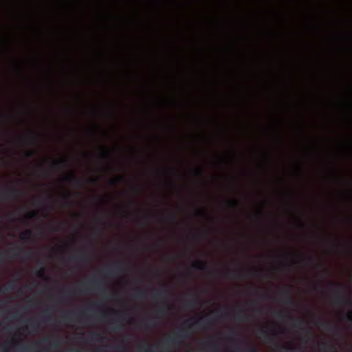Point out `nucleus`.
<instances>
[{"instance_id": "obj_41", "label": "nucleus", "mask_w": 352, "mask_h": 352, "mask_svg": "<svg viewBox=\"0 0 352 352\" xmlns=\"http://www.w3.org/2000/svg\"><path fill=\"white\" fill-rule=\"evenodd\" d=\"M111 313L115 314H116V315L119 316V317L120 318V319H122V320H124V318L123 317V314H122V313L117 312V311H113V310H111Z\"/></svg>"}, {"instance_id": "obj_3", "label": "nucleus", "mask_w": 352, "mask_h": 352, "mask_svg": "<svg viewBox=\"0 0 352 352\" xmlns=\"http://www.w3.org/2000/svg\"><path fill=\"white\" fill-rule=\"evenodd\" d=\"M169 294H170L169 290L167 289L156 290L154 292V294L153 295L154 299L158 300L160 298H162L164 300L161 307L160 309H158L156 311L157 316H164L166 314V311L169 309V305L167 302V298L169 296Z\"/></svg>"}, {"instance_id": "obj_53", "label": "nucleus", "mask_w": 352, "mask_h": 352, "mask_svg": "<svg viewBox=\"0 0 352 352\" xmlns=\"http://www.w3.org/2000/svg\"><path fill=\"white\" fill-rule=\"evenodd\" d=\"M214 274H215V272H214V271H211V270H210V271H209V272H208V274H209L210 276H214Z\"/></svg>"}, {"instance_id": "obj_58", "label": "nucleus", "mask_w": 352, "mask_h": 352, "mask_svg": "<svg viewBox=\"0 0 352 352\" xmlns=\"http://www.w3.org/2000/svg\"><path fill=\"white\" fill-rule=\"evenodd\" d=\"M102 316V317H103V318H107V316H108V313H106V312H105V313H104Z\"/></svg>"}, {"instance_id": "obj_56", "label": "nucleus", "mask_w": 352, "mask_h": 352, "mask_svg": "<svg viewBox=\"0 0 352 352\" xmlns=\"http://www.w3.org/2000/svg\"><path fill=\"white\" fill-rule=\"evenodd\" d=\"M226 315V314H223H223H221V315L219 316V319H223Z\"/></svg>"}, {"instance_id": "obj_18", "label": "nucleus", "mask_w": 352, "mask_h": 352, "mask_svg": "<svg viewBox=\"0 0 352 352\" xmlns=\"http://www.w3.org/2000/svg\"><path fill=\"white\" fill-rule=\"evenodd\" d=\"M46 268L44 266H41L40 269L36 272V275L38 277L45 279V280H50V277L46 276Z\"/></svg>"}, {"instance_id": "obj_23", "label": "nucleus", "mask_w": 352, "mask_h": 352, "mask_svg": "<svg viewBox=\"0 0 352 352\" xmlns=\"http://www.w3.org/2000/svg\"><path fill=\"white\" fill-rule=\"evenodd\" d=\"M102 338V336L100 333L97 332H92L90 333L89 339L91 340H99Z\"/></svg>"}, {"instance_id": "obj_2", "label": "nucleus", "mask_w": 352, "mask_h": 352, "mask_svg": "<svg viewBox=\"0 0 352 352\" xmlns=\"http://www.w3.org/2000/svg\"><path fill=\"white\" fill-rule=\"evenodd\" d=\"M330 287L333 289L335 298L333 302L338 305L352 306V300L343 293L344 287L333 282L329 283Z\"/></svg>"}, {"instance_id": "obj_59", "label": "nucleus", "mask_w": 352, "mask_h": 352, "mask_svg": "<svg viewBox=\"0 0 352 352\" xmlns=\"http://www.w3.org/2000/svg\"><path fill=\"white\" fill-rule=\"evenodd\" d=\"M254 311L255 312H259L260 311V309L258 307H256L255 309H254Z\"/></svg>"}, {"instance_id": "obj_5", "label": "nucleus", "mask_w": 352, "mask_h": 352, "mask_svg": "<svg viewBox=\"0 0 352 352\" xmlns=\"http://www.w3.org/2000/svg\"><path fill=\"white\" fill-rule=\"evenodd\" d=\"M273 315L277 316L279 318L284 319L285 318H289V319L292 321V326L294 328H302V325L304 324V321L302 320H296L292 317H289L285 311H274Z\"/></svg>"}, {"instance_id": "obj_11", "label": "nucleus", "mask_w": 352, "mask_h": 352, "mask_svg": "<svg viewBox=\"0 0 352 352\" xmlns=\"http://www.w3.org/2000/svg\"><path fill=\"white\" fill-rule=\"evenodd\" d=\"M225 276L227 278L241 279L245 277V274L242 271L238 270H228L225 274Z\"/></svg>"}, {"instance_id": "obj_15", "label": "nucleus", "mask_w": 352, "mask_h": 352, "mask_svg": "<svg viewBox=\"0 0 352 352\" xmlns=\"http://www.w3.org/2000/svg\"><path fill=\"white\" fill-rule=\"evenodd\" d=\"M20 239L25 242L33 241V232L31 230L27 229L20 234Z\"/></svg>"}, {"instance_id": "obj_60", "label": "nucleus", "mask_w": 352, "mask_h": 352, "mask_svg": "<svg viewBox=\"0 0 352 352\" xmlns=\"http://www.w3.org/2000/svg\"><path fill=\"white\" fill-rule=\"evenodd\" d=\"M91 305H92L93 307H97V306L98 305V303H95V302H94V303H92V304H91Z\"/></svg>"}, {"instance_id": "obj_17", "label": "nucleus", "mask_w": 352, "mask_h": 352, "mask_svg": "<svg viewBox=\"0 0 352 352\" xmlns=\"http://www.w3.org/2000/svg\"><path fill=\"white\" fill-rule=\"evenodd\" d=\"M69 166L68 162L65 159H60L53 164V166L56 168L60 167H67Z\"/></svg>"}, {"instance_id": "obj_47", "label": "nucleus", "mask_w": 352, "mask_h": 352, "mask_svg": "<svg viewBox=\"0 0 352 352\" xmlns=\"http://www.w3.org/2000/svg\"><path fill=\"white\" fill-rule=\"evenodd\" d=\"M30 347L25 346L21 348V352H29Z\"/></svg>"}, {"instance_id": "obj_31", "label": "nucleus", "mask_w": 352, "mask_h": 352, "mask_svg": "<svg viewBox=\"0 0 352 352\" xmlns=\"http://www.w3.org/2000/svg\"><path fill=\"white\" fill-rule=\"evenodd\" d=\"M228 204L229 206L232 208H236L239 206V202L237 201H228Z\"/></svg>"}, {"instance_id": "obj_63", "label": "nucleus", "mask_w": 352, "mask_h": 352, "mask_svg": "<svg viewBox=\"0 0 352 352\" xmlns=\"http://www.w3.org/2000/svg\"><path fill=\"white\" fill-rule=\"evenodd\" d=\"M48 208H49V210H50L52 209V207L51 205H49Z\"/></svg>"}, {"instance_id": "obj_50", "label": "nucleus", "mask_w": 352, "mask_h": 352, "mask_svg": "<svg viewBox=\"0 0 352 352\" xmlns=\"http://www.w3.org/2000/svg\"><path fill=\"white\" fill-rule=\"evenodd\" d=\"M59 345V343L58 342H54L52 343V346L54 347H57Z\"/></svg>"}, {"instance_id": "obj_37", "label": "nucleus", "mask_w": 352, "mask_h": 352, "mask_svg": "<svg viewBox=\"0 0 352 352\" xmlns=\"http://www.w3.org/2000/svg\"><path fill=\"white\" fill-rule=\"evenodd\" d=\"M197 214L199 216H206V213L203 209H198L197 211Z\"/></svg>"}, {"instance_id": "obj_44", "label": "nucleus", "mask_w": 352, "mask_h": 352, "mask_svg": "<svg viewBox=\"0 0 352 352\" xmlns=\"http://www.w3.org/2000/svg\"><path fill=\"white\" fill-rule=\"evenodd\" d=\"M87 182L89 184H96L97 180L96 179H94V178H89V179H87Z\"/></svg>"}, {"instance_id": "obj_8", "label": "nucleus", "mask_w": 352, "mask_h": 352, "mask_svg": "<svg viewBox=\"0 0 352 352\" xmlns=\"http://www.w3.org/2000/svg\"><path fill=\"white\" fill-rule=\"evenodd\" d=\"M315 324H318L321 328L328 332H333L334 333H338V327L335 325H332L328 322L324 320H316Z\"/></svg>"}, {"instance_id": "obj_22", "label": "nucleus", "mask_w": 352, "mask_h": 352, "mask_svg": "<svg viewBox=\"0 0 352 352\" xmlns=\"http://www.w3.org/2000/svg\"><path fill=\"white\" fill-rule=\"evenodd\" d=\"M124 179L123 176H119L116 179H111L109 181V184L111 185L115 186L119 184L120 182H122Z\"/></svg>"}, {"instance_id": "obj_49", "label": "nucleus", "mask_w": 352, "mask_h": 352, "mask_svg": "<svg viewBox=\"0 0 352 352\" xmlns=\"http://www.w3.org/2000/svg\"><path fill=\"white\" fill-rule=\"evenodd\" d=\"M261 297L264 300H267L269 298V296L267 294H263Z\"/></svg>"}, {"instance_id": "obj_4", "label": "nucleus", "mask_w": 352, "mask_h": 352, "mask_svg": "<svg viewBox=\"0 0 352 352\" xmlns=\"http://www.w3.org/2000/svg\"><path fill=\"white\" fill-rule=\"evenodd\" d=\"M129 270V267L125 262L118 261L111 264L105 271L108 275H114L115 272H125Z\"/></svg>"}, {"instance_id": "obj_30", "label": "nucleus", "mask_w": 352, "mask_h": 352, "mask_svg": "<svg viewBox=\"0 0 352 352\" xmlns=\"http://www.w3.org/2000/svg\"><path fill=\"white\" fill-rule=\"evenodd\" d=\"M345 319L348 322H352V311L351 310H350L347 312V314L345 316Z\"/></svg>"}, {"instance_id": "obj_42", "label": "nucleus", "mask_w": 352, "mask_h": 352, "mask_svg": "<svg viewBox=\"0 0 352 352\" xmlns=\"http://www.w3.org/2000/svg\"><path fill=\"white\" fill-rule=\"evenodd\" d=\"M24 254L26 258H32V252L31 251H27L25 252H24Z\"/></svg>"}, {"instance_id": "obj_24", "label": "nucleus", "mask_w": 352, "mask_h": 352, "mask_svg": "<svg viewBox=\"0 0 352 352\" xmlns=\"http://www.w3.org/2000/svg\"><path fill=\"white\" fill-rule=\"evenodd\" d=\"M70 199H71V195L70 193H67L65 196V201L64 203V205L67 207H69L71 206V201H70Z\"/></svg>"}, {"instance_id": "obj_57", "label": "nucleus", "mask_w": 352, "mask_h": 352, "mask_svg": "<svg viewBox=\"0 0 352 352\" xmlns=\"http://www.w3.org/2000/svg\"><path fill=\"white\" fill-rule=\"evenodd\" d=\"M49 342V339L48 338H45L41 342Z\"/></svg>"}, {"instance_id": "obj_14", "label": "nucleus", "mask_w": 352, "mask_h": 352, "mask_svg": "<svg viewBox=\"0 0 352 352\" xmlns=\"http://www.w3.org/2000/svg\"><path fill=\"white\" fill-rule=\"evenodd\" d=\"M191 267L196 270L206 271L208 269V264L206 261H197L193 263Z\"/></svg>"}, {"instance_id": "obj_7", "label": "nucleus", "mask_w": 352, "mask_h": 352, "mask_svg": "<svg viewBox=\"0 0 352 352\" xmlns=\"http://www.w3.org/2000/svg\"><path fill=\"white\" fill-rule=\"evenodd\" d=\"M70 260L78 262H88L90 260V255L87 251L80 250L78 251V254L72 256Z\"/></svg>"}, {"instance_id": "obj_20", "label": "nucleus", "mask_w": 352, "mask_h": 352, "mask_svg": "<svg viewBox=\"0 0 352 352\" xmlns=\"http://www.w3.org/2000/svg\"><path fill=\"white\" fill-rule=\"evenodd\" d=\"M135 297L138 299H144L146 297V292L145 290L142 289H138Z\"/></svg>"}, {"instance_id": "obj_36", "label": "nucleus", "mask_w": 352, "mask_h": 352, "mask_svg": "<svg viewBox=\"0 0 352 352\" xmlns=\"http://www.w3.org/2000/svg\"><path fill=\"white\" fill-rule=\"evenodd\" d=\"M37 213L34 211H32L28 213L27 216L28 218L32 219L36 217Z\"/></svg>"}, {"instance_id": "obj_43", "label": "nucleus", "mask_w": 352, "mask_h": 352, "mask_svg": "<svg viewBox=\"0 0 352 352\" xmlns=\"http://www.w3.org/2000/svg\"><path fill=\"white\" fill-rule=\"evenodd\" d=\"M43 315H44V316H45L47 318H51V312L49 311H44Z\"/></svg>"}, {"instance_id": "obj_16", "label": "nucleus", "mask_w": 352, "mask_h": 352, "mask_svg": "<svg viewBox=\"0 0 352 352\" xmlns=\"http://www.w3.org/2000/svg\"><path fill=\"white\" fill-rule=\"evenodd\" d=\"M24 252V249L21 247L17 248H12L8 251V255L10 258L18 257L19 256V253Z\"/></svg>"}, {"instance_id": "obj_64", "label": "nucleus", "mask_w": 352, "mask_h": 352, "mask_svg": "<svg viewBox=\"0 0 352 352\" xmlns=\"http://www.w3.org/2000/svg\"><path fill=\"white\" fill-rule=\"evenodd\" d=\"M18 140H19V141H22V138H21V137H19V138H18Z\"/></svg>"}, {"instance_id": "obj_39", "label": "nucleus", "mask_w": 352, "mask_h": 352, "mask_svg": "<svg viewBox=\"0 0 352 352\" xmlns=\"http://www.w3.org/2000/svg\"><path fill=\"white\" fill-rule=\"evenodd\" d=\"M35 155L34 151H29L25 153V156L28 158L32 157Z\"/></svg>"}, {"instance_id": "obj_54", "label": "nucleus", "mask_w": 352, "mask_h": 352, "mask_svg": "<svg viewBox=\"0 0 352 352\" xmlns=\"http://www.w3.org/2000/svg\"><path fill=\"white\" fill-rule=\"evenodd\" d=\"M85 314H86V311H82L80 313V316H85Z\"/></svg>"}, {"instance_id": "obj_13", "label": "nucleus", "mask_w": 352, "mask_h": 352, "mask_svg": "<svg viewBox=\"0 0 352 352\" xmlns=\"http://www.w3.org/2000/svg\"><path fill=\"white\" fill-rule=\"evenodd\" d=\"M87 284H89L91 286V289L95 291H100V286H101V281L96 278H93L90 280L89 283H82L81 284L82 286H85Z\"/></svg>"}, {"instance_id": "obj_35", "label": "nucleus", "mask_w": 352, "mask_h": 352, "mask_svg": "<svg viewBox=\"0 0 352 352\" xmlns=\"http://www.w3.org/2000/svg\"><path fill=\"white\" fill-rule=\"evenodd\" d=\"M168 219L173 223H175L177 221V216L174 213L171 214Z\"/></svg>"}, {"instance_id": "obj_27", "label": "nucleus", "mask_w": 352, "mask_h": 352, "mask_svg": "<svg viewBox=\"0 0 352 352\" xmlns=\"http://www.w3.org/2000/svg\"><path fill=\"white\" fill-rule=\"evenodd\" d=\"M197 299H192L187 302V305L190 307H195L197 305Z\"/></svg>"}, {"instance_id": "obj_38", "label": "nucleus", "mask_w": 352, "mask_h": 352, "mask_svg": "<svg viewBox=\"0 0 352 352\" xmlns=\"http://www.w3.org/2000/svg\"><path fill=\"white\" fill-rule=\"evenodd\" d=\"M155 322H154V320H149L147 322H146V327L148 328H150V327H152L153 326H155Z\"/></svg>"}, {"instance_id": "obj_33", "label": "nucleus", "mask_w": 352, "mask_h": 352, "mask_svg": "<svg viewBox=\"0 0 352 352\" xmlns=\"http://www.w3.org/2000/svg\"><path fill=\"white\" fill-rule=\"evenodd\" d=\"M313 336V333L311 331H309V330H307V333H306V336H305V339H303V342L304 343H306L307 341V339L309 338L310 337H312Z\"/></svg>"}, {"instance_id": "obj_45", "label": "nucleus", "mask_w": 352, "mask_h": 352, "mask_svg": "<svg viewBox=\"0 0 352 352\" xmlns=\"http://www.w3.org/2000/svg\"><path fill=\"white\" fill-rule=\"evenodd\" d=\"M229 333H230V336H234L237 335V332H236V330H235V329H231L230 330V332H229Z\"/></svg>"}, {"instance_id": "obj_51", "label": "nucleus", "mask_w": 352, "mask_h": 352, "mask_svg": "<svg viewBox=\"0 0 352 352\" xmlns=\"http://www.w3.org/2000/svg\"><path fill=\"white\" fill-rule=\"evenodd\" d=\"M39 168L43 171V173H44V175H47V172L45 170H43V167L41 165H39L38 166Z\"/></svg>"}, {"instance_id": "obj_29", "label": "nucleus", "mask_w": 352, "mask_h": 352, "mask_svg": "<svg viewBox=\"0 0 352 352\" xmlns=\"http://www.w3.org/2000/svg\"><path fill=\"white\" fill-rule=\"evenodd\" d=\"M29 327L32 329V330H36V322L34 320H30L29 321Z\"/></svg>"}, {"instance_id": "obj_10", "label": "nucleus", "mask_w": 352, "mask_h": 352, "mask_svg": "<svg viewBox=\"0 0 352 352\" xmlns=\"http://www.w3.org/2000/svg\"><path fill=\"white\" fill-rule=\"evenodd\" d=\"M64 180L78 187H81L82 186V181L80 179H78L73 173L66 175L64 177Z\"/></svg>"}, {"instance_id": "obj_62", "label": "nucleus", "mask_w": 352, "mask_h": 352, "mask_svg": "<svg viewBox=\"0 0 352 352\" xmlns=\"http://www.w3.org/2000/svg\"><path fill=\"white\" fill-rule=\"evenodd\" d=\"M256 304V302L255 301H252L251 302V305H255Z\"/></svg>"}, {"instance_id": "obj_25", "label": "nucleus", "mask_w": 352, "mask_h": 352, "mask_svg": "<svg viewBox=\"0 0 352 352\" xmlns=\"http://www.w3.org/2000/svg\"><path fill=\"white\" fill-rule=\"evenodd\" d=\"M204 344L207 346H209L211 349L216 352L217 351V344L215 343H210V342H204Z\"/></svg>"}, {"instance_id": "obj_1", "label": "nucleus", "mask_w": 352, "mask_h": 352, "mask_svg": "<svg viewBox=\"0 0 352 352\" xmlns=\"http://www.w3.org/2000/svg\"><path fill=\"white\" fill-rule=\"evenodd\" d=\"M191 319H188L184 322V326L179 327L173 336H169L165 340L157 344L155 346L160 351H164L166 349L167 346L173 345H180L182 342L185 340H188L191 338L192 332L195 325L206 327L211 326L213 323L212 320L208 318H200L195 320L193 324H191Z\"/></svg>"}, {"instance_id": "obj_21", "label": "nucleus", "mask_w": 352, "mask_h": 352, "mask_svg": "<svg viewBox=\"0 0 352 352\" xmlns=\"http://www.w3.org/2000/svg\"><path fill=\"white\" fill-rule=\"evenodd\" d=\"M62 318L65 322H73L74 321V317H73V313L72 312H67L65 314L62 316Z\"/></svg>"}, {"instance_id": "obj_28", "label": "nucleus", "mask_w": 352, "mask_h": 352, "mask_svg": "<svg viewBox=\"0 0 352 352\" xmlns=\"http://www.w3.org/2000/svg\"><path fill=\"white\" fill-rule=\"evenodd\" d=\"M280 349H285V352H296L295 349L293 347H287L285 346H282Z\"/></svg>"}, {"instance_id": "obj_61", "label": "nucleus", "mask_w": 352, "mask_h": 352, "mask_svg": "<svg viewBox=\"0 0 352 352\" xmlns=\"http://www.w3.org/2000/svg\"><path fill=\"white\" fill-rule=\"evenodd\" d=\"M116 296V294H114L111 295V298H112V299H114V298H115Z\"/></svg>"}, {"instance_id": "obj_34", "label": "nucleus", "mask_w": 352, "mask_h": 352, "mask_svg": "<svg viewBox=\"0 0 352 352\" xmlns=\"http://www.w3.org/2000/svg\"><path fill=\"white\" fill-rule=\"evenodd\" d=\"M244 352H259L257 348L253 345L250 346L248 349Z\"/></svg>"}, {"instance_id": "obj_55", "label": "nucleus", "mask_w": 352, "mask_h": 352, "mask_svg": "<svg viewBox=\"0 0 352 352\" xmlns=\"http://www.w3.org/2000/svg\"><path fill=\"white\" fill-rule=\"evenodd\" d=\"M326 346H327V343H322L320 346L321 349L323 350Z\"/></svg>"}, {"instance_id": "obj_26", "label": "nucleus", "mask_w": 352, "mask_h": 352, "mask_svg": "<svg viewBox=\"0 0 352 352\" xmlns=\"http://www.w3.org/2000/svg\"><path fill=\"white\" fill-rule=\"evenodd\" d=\"M261 336L262 337L265 338V339L267 341H269L270 339V336H269V332L267 330H264V329H262L261 331Z\"/></svg>"}, {"instance_id": "obj_40", "label": "nucleus", "mask_w": 352, "mask_h": 352, "mask_svg": "<svg viewBox=\"0 0 352 352\" xmlns=\"http://www.w3.org/2000/svg\"><path fill=\"white\" fill-rule=\"evenodd\" d=\"M101 156H102L103 158H105V159L109 158V151H104L102 152V153H101Z\"/></svg>"}, {"instance_id": "obj_9", "label": "nucleus", "mask_w": 352, "mask_h": 352, "mask_svg": "<svg viewBox=\"0 0 352 352\" xmlns=\"http://www.w3.org/2000/svg\"><path fill=\"white\" fill-rule=\"evenodd\" d=\"M250 318V315L241 308H239L234 315V318L237 322H247Z\"/></svg>"}, {"instance_id": "obj_32", "label": "nucleus", "mask_w": 352, "mask_h": 352, "mask_svg": "<svg viewBox=\"0 0 352 352\" xmlns=\"http://www.w3.org/2000/svg\"><path fill=\"white\" fill-rule=\"evenodd\" d=\"M194 173L196 176L199 177H202V175H203V171L200 168H196L194 170Z\"/></svg>"}, {"instance_id": "obj_48", "label": "nucleus", "mask_w": 352, "mask_h": 352, "mask_svg": "<svg viewBox=\"0 0 352 352\" xmlns=\"http://www.w3.org/2000/svg\"><path fill=\"white\" fill-rule=\"evenodd\" d=\"M5 254L3 252H0V264L3 262H4V260L3 257L4 256Z\"/></svg>"}, {"instance_id": "obj_46", "label": "nucleus", "mask_w": 352, "mask_h": 352, "mask_svg": "<svg viewBox=\"0 0 352 352\" xmlns=\"http://www.w3.org/2000/svg\"><path fill=\"white\" fill-rule=\"evenodd\" d=\"M122 328V326H121V325H115L113 327V329L115 331H118L120 330Z\"/></svg>"}, {"instance_id": "obj_12", "label": "nucleus", "mask_w": 352, "mask_h": 352, "mask_svg": "<svg viewBox=\"0 0 352 352\" xmlns=\"http://www.w3.org/2000/svg\"><path fill=\"white\" fill-rule=\"evenodd\" d=\"M17 287V280H12V281H10L8 282L6 285H3L2 287H1V293L2 294H6V293H9L12 291H14L16 289Z\"/></svg>"}, {"instance_id": "obj_52", "label": "nucleus", "mask_w": 352, "mask_h": 352, "mask_svg": "<svg viewBox=\"0 0 352 352\" xmlns=\"http://www.w3.org/2000/svg\"><path fill=\"white\" fill-rule=\"evenodd\" d=\"M306 260H307L308 262H312V261H313V258H312V257H307V258H306Z\"/></svg>"}, {"instance_id": "obj_19", "label": "nucleus", "mask_w": 352, "mask_h": 352, "mask_svg": "<svg viewBox=\"0 0 352 352\" xmlns=\"http://www.w3.org/2000/svg\"><path fill=\"white\" fill-rule=\"evenodd\" d=\"M139 349L142 352H152L153 351L151 347L147 342H144L142 344L139 346Z\"/></svg>"}, {"instance_id": "obj_6", "label": "nucleus", "mask_w": 352, "mask_h": 352, "mask_svg": "<svg viewBox=\"0 0 352 352\" xmlns=\"http://www.w3.org/2000/svg\"><path fill=\"white\" fill-rule=\"evenodd\" d=\"M280 301L287 305H294L295 302L293 300L290 292L288 289H283L280 292Z\"/></svg>"}]
</instances>
